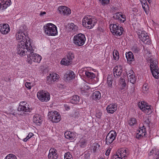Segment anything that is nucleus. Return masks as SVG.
Masks as SVG:
<instances>
[{
    "label": "nucleus",
    "mask_w": 159,
    "mask_h": 159,
    "mask_svg": "<svg viewBox=\"0 0 159 159\" xmlns=\"http://www.w3.org/2000/svg\"><path fill=\"white\" fill-rule=\"evenodd\" d=\"M30 40H21L18 43L17 53L20 56H24L25 55L28 56L31 54L32 46H31Z\"/></svg>",
    "instance_id": "f257e3e1"
},
{
    "label": "nucleus",
    "mask_w": 159,
    "mask_h": 159,
    "mask_svg": "<svg viewBox=\"0 0 159 159\" xmlns=\"http://www.w3.org/2000/svg\"><path fill=\"white\" fill-rule=\"evenodd\" d=\"M44 32L48 35L55 36L57 33L56 26L53 24L49 23L43 26Z\"/></svg>",
    "instance_id": "f03ea898"
},
{
    "label": "nucleus",
    "mask_w": 159,
    "mask_h": 159,
    "mask_svg": "<svg viewBox=\"0 0 159 159\" xmlns=\"http://www.w3.org/2000/svg\"><path fill=\"white\" fill-rule=\"evenodd\" d=\"M31 54H30V55L28 56L27 61L30 64H31L33 61L34 62L39 63L42 57L39 55L34 52V50L31 49Z\"/></svg>",
    "instance_id": "7ed1b4c3"
},
{
    "label": "nucleus",
    "mask_w": 159,
    "mask_h": 159,
    "mask_svg": "<svg viewBox=\"0 0 159 159\" xmlns=\"http://www.w3.org/2000/svg\"><path fill=\"white\" fill-rule=\"evenodd\" d=\"M26 30L27 27L25 25L20 26L19 30L16 35V40H28L29 39L28 34L24 32Z\"/></svg>",
    "instance_id": "20e7f679"
},
{
    "label": "nucleus",
    "mask_w": 159,
    "mask_h": 159,
    "mask_svg": "<svg viewBox=\"0 0 159 159\" xmlns=\"http://www.w3.org/2000/svg\"><path fill=\"white\" fill-rule=\"evenodd\" d=\"M93 20L90 16L84 18L82 20V24L86 28L90 29L93 27L95 25V22H93Z\"/></svg>",
    "instance_id": "39448f33"
},
{
    "label": "nucleus",
    "mask_w": 159,
    "mask_h": 159,
    "mask_svg": "<svg viewBox=\"0 0 159 159\" xmlns=\"http://www.w3.org/2000/svg\"><path fill=\"white\" fill-rule=\"evenodd\" d=\"M38 99L42 102H48L50 99L49 93L45 91H39L37 93Z\"/></svg>",
    "instance_id": "423d86ee"
},
{
    "label": "nucleus",
    "mask_w": 159,
    "mask_h": 159,
    "mask_svg": "<svg viewBox=\"0 0 159 159\" xmlns=\"http://www.w3.org/2000/svg\"><path fill=\"white\" fill-rule=\"evenodd\" d=\"M48 115L49 119L53 122H58L61 119V116L60 114L55 111L49 112Z\"/></svg>",
    "instance_id": "0eeeda50"
},
{
    "label": "nucleus",
    "mask_w": 159,
    "mask_h": 159,
    "mask_svg": "<svg viewBox=\"0 0 159 159\" xmlns=\"http://www.w3.org/2000/svg\"><path fill=\"white\" fill-rule=\"evenodd\" d=\"M144 102L139 103L138 106L142 111L147 115L150 114L152 112V106L147 105Z\"/></svg>",
    "instance_id": "6e6552de"
},
{
    "label": "nucleus",
    "mask_w": 159,
    "mask_h": 159,
    "mask_svg": "<svg viewBox=\"0 0 159 159\" xmlns=\"http://www.w3.org/2000/svg\"><path fill=\"white\" fill-rule=\"evenodd\" d=\"M67 59H63L61 63L65 65H69L71 63L73 60L74 58V53L71 51H69L67 54Z\"/></svg>",
    "instance_id": "1a4fd4ad"
},
{
    "label": "nucleus",
    "mask_w": 159,
    "mask_h": 159,
    "mask_svg": "<svg viewBox=\"0 0 159 159\" xmlns=\"http://www.w3.org/2000/svg\"><path fill=\"white\" fill-rule=\"evenodd\" d=\"M116 133L115 131H111L107 135L105 139L106 143L107 145L111 143L115 139Z\"/></svg>",
    "instance_id": "9d476101"
},
{
    "label": "nucleus",
    "mask_w": 159,
    "mask_h": 159,
    "mask_svg": "<svg viewBox=\"0 0 159 159\" xmlns=\"http://www.w3.org/2000/svg\"><path fill=\"white\" fill-rule=\"evenodd\" d=\"M26 104L27 103L25 101L21 102L20 103L17 110L19 111L22 112L23 114L22 115H23V114H24L25 112L30 111V109L28 107Z\"/></svg>",
    "instance_id": "9b49d317"
},
{
    "label": "nucleus",
    "mask_w": 159,
    "mask_h": 159,
    "mask_svg": "<svg viewBox=\"0 0 159 159\" xmlns=\"http://www.w3.org/2000/svg\"><path fill=\"white\" fill-rule=\"evenodd\" d=\"M128 154L127 151L126 149H121L118 151L115 159H125Z\"/></svg>",
    "instance_id": "f8f14e48"
},
{
    "label": "nucleus",
    "mask_w": 159,
    "mask_h": 159,
    "mask_svg": "<svg viewBox=\"0 0 159 159\" xmlns=\"http://www.w3.org/2000/svg\"><path fill=\"white\" fill-rule=\"evenodd\" d=\"M122 68L120 65L116 66L113 69V74L115 78L119 77L122 74Z\"/></svg>",
    "instance_id": "ddd939ff"
},
{
    "label": "nucleus",
    "mask_w": 159,
    "mask_h": 159,
    "mask_svg": "<svg viewBox=\"0 0 159 159\" xmlns=\"http://www.w3.org/2000/svg\"><path fill=\"white\" fill-rule=\"evenodd\" d=\"M58 10L60 14L64 15H68L71 13L70 9L64 6H61L59 7Z\"/></svg>",
    "instance_id": "4468645a"
},
{
    "label": "nucleus",
    "mask_w": 159,
    "mask_h": 159,
    "mask_svg": "<svg viewBox=\"0 0 159 159\" xmlns=\"http://www.w3.org/2000/svg\"><path fill=\"white\" fill-rule=\"evenodd\" d=\"M117 109V104L112 103L109 105L106 108V110L107 113L113 114L116 111Z\"/></svg>",
    "instance_id": "2eb2a0df"
},
{
    "label": "nucleus",
    "mask_w": 159,
    "mask_h": 159,
    "mask_svg": "<svg viewBox=\"0 0 159 159\" xmlns=\"http://www.w3.org/2000/svg\"><path fill=\"white\" fill-rule=\"evenodd\" d=\"M57 151L54 148H51L49 151L48 157L49 159H56L57 158Z\"/></svg>",
    "instance_id": "dca6fc26"
},
{
    "label": "nucleus",
    "mask_w": 159,
    "mask_h": 159,
    "mask_svg": "<svg viewBox=\"0 0 159 159\" xmlns=\"http://www.w3.org/2000/svg\"><path fill=\"white\" fill-rule=\"evenodd\" d=\"M42 117L39 114H36L33 117V121L37 125H40L42 124Z\"/></svg>",
    "instance_id": "f3484780"
},
{
    "label": "nucleus",
    "mask_w": 159,
    "mask_h": 159,
    "mask_svg": "<svg viewBox=\"0 0 159 159\" xmlns=\"http://www.w3.org/2000/svg\"><path fill=\"white\" fill-rule=\"evenodd\" d=\"M0 31L3 34H7L10 30V28L8 24H5L2 26L0 25Z\"/></svg>",
    "instance_id": "a211bd4d"
},
{
    "label": "nucleus",
    "mask_w": 159,
    "mask_h": 159,
    "mask_svg": "<svg viewBox=\"0 0 159 159\" xmlns=\"http://www.w3.org/2000/svg\"><path fill=\"white\" fill-rule=\"evenodd\" d=\"M146 128L143 125V126L142 127L140 128L139 132L137 134V138L139 139L145 136L146 133Z\"/></svg>",
    "instance_id": "6ab92c4d"
},
{
    "label": "nucleus",
    "mask_w": 159,
    "mask_h": 159,
    "mask_svg": "<svg viewBox=\"0 0 159 159\" xmlns=\"http://www.w3.org/2000/svg\"><path fill=\"white\" fill-rule=\"evenodd\" d=\"M11 0H3L0 1V9L2 10L6 9L11 5Z\"/></svg>",
    "instance_id": "aec40b11"
},
{
    "label": "nucleus",
    "mask_w": 159,
    "mask_h": 159,
    "mask_svg": "<svg viewBox=\"0 0 159 159\" xmlns=\"http://www.w3.org/2000/svg\"><path fill=\"white\" fill-rule=\"evenodd\" d=\"M64 76L65 78L67 80H69L74 79L75 75L74 72L73 71L70 70L67 71Z\"/></svg>",
    "instance_id": "412c9836"
},
{
    "label": "nucleus",
    "mask_w": 159,
    "mask_h": 159,
    "mask_svg": "<svg viewBox=\"0 0 159 159\" xmlns=\"http://www.w3.org/2000/svg\"><path fill=\"white\" fill-rule=\"evenodd\" d=\"M65 138L68 139L72 140L75 137L76 135L74 132L67 131L64 133Z\"/></svg>",
    "instance_id": "4be33fe9"
},
{
    "label": "nucleus",
    "mask_w": 159,
    "mask_h": 159,
    "mask_svg": "<svg viewBox=\"0 0 159 159\" xmlns=\"http://www.w3.org/2000/svg\"><path fill=\"white\" fill-rule=\"evenodd\" d=\"M150 61V68L151 70L158 68L157 62L153 58H151Z\"/></svg>",
    "instance_id": "5701e85b"
},
{
    "label": "nucleus",
    "mask_w": 159,
    "mask_h": 159,
    "mask_svg": "<svg viewBox=\"0 0 159 159\" xmlns=\"http://www.w3.org/2000/svg\"><path fill=\"white\" fill-rule=\"evenodd\" d=\"M91 97L92 99L95 101H97L99 100L101 98L100 92L98 91H95L92 93Z\"/></svg>",
    "instance_id": "b1692460"
},
{
    "label": "nucleus",
    "mask_w": 159,
    "mask_h": 159,
    "mask_svg": "<svg viewBox=\"0 0 159 159\" xmlns=\"http://www.w3.org/2000/svg\"><path fill=\"white\" fill-rule=\"evenodd\" d=\"M126 57L129 63H131L134 60V56L133 53L131 52L126 53Z\"/></svg>",
    "instance_id": "393cba45"
},
{
    "label": "nucleus",
    "mask_w": 159,
    "mask_h": 159,
    "mask_svg": "<svg viewBox=\"0 0 159 159\" xmlns=\"http://www.w3.org/2000/svg\"><path fill=\"white\" fill-rule=\"evenodd\" d=\"M59 78L60 77L58 75L55 73H53L50 74L49 76H48L47 79L49 80V78L52 81L54 82L58 80Z\"/></svg>",
    "instance_id": "a878e982"
},
{
    "label": "nucleus",
    "mask_w": 159,
    "mask_h": 159,
    "mask_svg": "<svg viewBox=\"0 0 159 159\" xmlns=\"http://www.w3.org/2000/svg\"><path fill=\"white\" fill-rule=\"evenodd\" d=\"M83 73H84L86 77L89 79H92L96 77L95 75L91 71L89 70L84 71Z\"/></svg>",
    "instance_id": "bb28decb"
},
{
    "label": "nucleus",
    "mask_w": 159,
    "mask_h": 159,
    "mask_svg": "<svg viewBox=\"0 0 159 159\" xmlns=\"http://www.w3.org/2000/svg\"><path fill=\"white\" fill-rule=\"evenodd\" d=\"M120 27L119 26L118 24H111L110 26V29L111 30V32L114 35L116 33V31H117V30Z\"/></svg>",
    "instance_id": "cd10ccee"
},
{
    "label": "nucleus",
    "mask_w": 159,
    "mask_h": 159,
    "mask_svg": "<svg viewBox=\"0 0 159 159\" xmlns=\"http://www.w3.org/2000/svg\"><path fill=\"white\" fill-rule=\"evenodd\" d=\"M138 35L140 40H147L149 39L148 34L144 32H142L140 34H138Z\"/></svg>",
    "instance_id": "c85d7f7f"
},
{
    "label": "nucleus",
    "mask_w": 159,
    "mask_h": 159,
    "mask_svg": "<svg viewBox=\"0 0 159 159\" xmlns=\"http://www.w3.org/2000/svg\"><path fill=\"white\" fill-rule=\"evenodd\" d=\"M79 96L77 95H75L70 98V102L73 104H76L79 102Z\"/></svg>",
    "instance_id": "c756f323"
},
{
    "label": "nucleus",
    "mask_w": 159,
    "mask_h": 159,
    "mask_svg": "<svg viewBox=\"0 0 159 159\" xmlns=\"http://www.w3.org/2000/svg\"><path fill=\"white\" fill-rule=\"evenodd\" d=\"M128 123L131 126H135L137 125V121L136 118L132 117L129 119Z\"/></svg>",
    "instance_id": "7c9ffc66"
},
{
    "label": "nucleus",
    "mask_w": 159,
    "mask_h": 159,
    "mask_svg": "<svg viewBox=\"0 0 159 159\" xmlns=\"http://www.w3.org/2000/svg\"><path fill=\"white\" fill-rule=\"evenodd\" d=\"M153 76L156 79L159 78V69L158 68L151 70Z\"/></svg>",
    "instance_id": "2f4dec72"
},
{
    "label": "nucleus",
    "mask_w": 159,
    "mask_h": 159,
    "mask_svg": "<svg viewBox=\"0 0 159 159\" xmlns=\"http://www.w3.org/2000/svg\"><path fill=\"white\" fill-rule=\"evenodd\" d=\"M86 38L84 34L81 33L76 35L74 37L73 40H85Z\"/></svg>",
    "instance_id": "473e14b6"
},
{
    "label": "nucleus",
    "mask_w": 159,
    "mask_h": 159,
    "mask_svg": "<svg viewBox=\"0 0 159 159\" xmlns=\"http://www.w3.org/2000/svg\"><path fill=\"white\" fill-rule=\"evenodd\" d=\"M69 28L72 29V30L74 31H77L78 30V28L76 25H75L73 23H71L68 24Z\"/></svg>",
    "instance_id": "72a5a7b5"
},
{
    "label": "nucleus",
    "mask_w": 159,
    "mask_h": 159,
    "mask_svg": "<svg viewBox=\"0 0 159 159\" xmlns=\"http://www.w3.org/2000/svg\"><path fill=\"white\" fill-rule=\"evenodd\" d=\"M123 31V28L121 26L117 30V31H116L115 34H114V35H116L117 36H120L122 34Z\"/></svg>",
    "instance_id": "f704fd0d"
},
{
    "label": "nucleus",
    "mask_w": 159,
    "mask_h": 159,
    "mask_svg": "<svg viewBox=\"0 0 159 159\" xmlns=\"http://www.w3.org/2000/svg\"><path fill=\"white\" fill-rule=\"evenodd\" d=\"M113 59L117 61L119 59V54L118 51L116 50H114L113 52Z\"/></svg>",
    "instance_id": "c9c22d12"
},
{
    "label": "nucleus",
    "mask_w": 159,
    "mask_h": 159,
    "mask_svg": "<svg viewBox=\"0 0 159 159\" xmlns=\"http://www.w3.org/2000/svg\"><path fill=\"white\" fill-rule=\"evenodd\" d=\"M85 40H74V43L76 45L80 46L83 45Z\"/></svg>",
    "instance_id": "e433bc0d"
},
{
    "label": "nucleus",
    "mask_w": 159,
    "mask_h": 159,
    "mask_svg": "<svg viewBox=\"0 0 159 159\" xmlns=\"http://www.w3.org/2000/svg\"><path fill=\"white\" fill-rule=\"evenodd\" d=\"M99 146H100L98 145V143H94L91 147V149L93 150L94 152H95L97 150L98 148H99Z\"/></svg>",
    "instance_id": "4c0bfd02"
},
{
    "label": "nucleus",
    "mask_w": 159,
    "mask_h": 159,
    "mask_svg": "<svg viewBox=\"0 0 159 159\" xmlns=\"http://www.w3.org/2000/svg\"><path fill=\"white\" fill-rule=\"evenodd\" d=\"M99 1L100 3L103 6L109 4L110 1V0H99Z\"/></svg>",
    "instance_id": "58836bf2"
},
{
    "label": "nucleus",
    "mask_w": 159,
    "mask_h": 159,
    "mask_svg": "<svg viewBox=\"0 0 159 159\" xmlns=\"http://www.w3.org/2000/svg\"><path fill=\"white\" fill-rule=\"evenodd\" d=\"M129 81L133 84H134L136 81V77L134 75L128 78Z\"/></svg>",
    "instance_id": "ea45409f"
},
{
    "label": "nucleus",
    "mask_w": 159,
    "mask_h": 159,
    "mask_svg": "<svg viewBox=\"0 0 159 159\" xmlns=\"http://www.w3.org/2000/svg\"><path fill=\"white\" fill-rule=\"evenodd\" d=\"M119 82L120 84L122 85L123 87H125L126 85V84L125 83V80L124 79V77H121L120 78Z\"/></svg>",
    "instance_id": "a19ab883"
},
{
    "label": "nucleus",
    "mask_w": 159,
    "mask_h": 159,
    "mask_svg": "<svg viewBox=\"0 0 159 159\" xmlns=\"http://www.w3.org/2000/svg\"><path fill=\"white\" fill-rule=\"evenodd\" d=\"M64 159H73V158L69 152H67L65 154Z\"/></svg>",
    "instance_id": "79ce46f5"
},
{
    "label": "nucleus",
    "mask_w": 159,
    "mask_h": 159,
    "mask_svg": "<svg viewBox=\"0 0 159 159\" xmlns=\"http://www.w3.org/2000/svg\"><path fill=\"white\" fill-rule=\"evenodd\" d=\"M81 144V147H84L85 145L86 144V140L83 139H81L80 141Z\"/></svg>",
    "instance_id": "37998d69"
},
{
    "label": "nucleus",
    "mask_w": 159,
    "mask_h": 159,
    "mask_svg": "<svg viewBox=\"0 0 159 159\" xmlns=\"http://www.w3.org/2000/svg\"><path fill=\"white\" fill-rule=\"evenodd\" d=\"M132 51L135 53H138L140 50L136 45H134L132 48Z\"/></svg>",
    "instance_id": "c03bdc74"
},
{
    "label": "nucleus",
    "mask_w": 159,
    "mask_h": 159,
    "mask_svg": "<svg viewBox=\"0 0 159 159\" xmlns=\"http://www.w3.org/2000/svg\"><path fill=\"white\" fill-rule=\"evenodd\" d=\"M128 78L134 75V73L132 70H130L126 72Z\"/></svg>",
    "instance_id": "a18cd8bd"
},
{
    "label": "nucleus",
    "mask_w": 159,
    "mask_h": 159,
    "mask_svg": "<svg viewBox=\"0 0 159 159\" xmlns=\"http://www.w3.org/2000/svg\"><path fill=\"white\" fill-rule=\"evenodd\" d=\"M120 13H116L113 16V18L115 19L120 20Z\"/></svg>",
    "instance_id": "49530a36"
},
{
    "label": "nucleus",
    "mask_w": 159,
    "mask_h": 159,
    "mask_svg": "<svg viewBox=\"0 0 159 159\" xmlns=\"http://www.w3.org/2000/svg\"><path fill=\"white\" fill-rule=\"evenodd\" d=\"M148 87L147 84H144L143 87V93H146L147 91L148 90Z\"/></svg>",
    "instance_id": "de8ad7c7"
},
{
    "label": "nucleus",
    "mask_w": 159,
    "mask_h": 159,
    "mask_svg": "<svg viewBox=\"0 0 159 159\" xmlns=\"http://www.w3.org/2000/svg\"><path fill=\"white\" fill-rule=\"evenodd\" d=\"M8 158L11 159L16 158V156L12 154H8L6 157L5 159H7V158Z\"/></svg>",
    "instance_id": "09e8293b"
},
{
    "label": "nucleus",
    "mask_w": 159,
    "mask_h": 159,
    "mask_svg": "<svg viewBox=\"0 0 159 159\" xmlns=\"http://www.w3.org/2000/svg\"><path fill=\"white\" fill-rule=\"evenodd\" d=\"M89 89V87L87 85H84L83 87L81 89V90L82 91L85 92Z\"/></svg>",
    "instance_id": "8fccbe9b"
},
{
    "label": "nucleus",
    "mask_w": 159,
    "mask_h": 159,
    "mask_svg": "<svg viewBox=\"0 0 159 159\" xmlns=\"http://www.w3.org/2000/svg\"><path fill=\"white\" fill-rule=\"evenodd\" d=\"M120 20L123 22L125 20V16L122 14L120 15Z\"/></svg>",
    "instance_id": "3c124183"
},
{
    "label": "nucleus",
    "mask_w": 159,
    "mask_h": 159,
    "mask_svg": "<svg viewBox=\"0 0 159 159\" xmlns=\"http://www.w3.org/2000/svg\"><path fill=\"white\" fill-rule=\"evenodd\" d=\"M113 77L112 75H109L107 78V81H112Z\"/></svg>",
    "instance_id": "603ef678"
},
{
    "label": "nucleus",
    "mask_w": 159,
    "mask_h": 159,
    "mask_svg": "<svg viewBox=\"0 0 159 159\" xmlns=\"http://www.w3.org/2000/svg\"><path fill=\"white\" fill-rule=\"evenodd\" d=\"M142 7L143 8V9L144 11H145L146 12V6H147V7L148 6V5H147V3H142Z\"/></svg>",
    "instance_id": "864d4df0"
},
{
    "label": "nucleus",
    "mask_w": 159,
    "mask_h": 159,
    "mask_svg": "<svg viewBox=\"0 0 159 159\" xmlns=\"http://www.w3.org/2000/svg\"><path fill=\"white\" fill-rule=\"evenodd\" d=\"M30 84H31L30 83L26 82L25 85L27 88L29 89H31Z\"/></svg>",
    "instance_id": "5fc2aeb1"
},
{
    "label": "nucleus",
    "mask_w": 159,
    "mask_h": 159,
    "mask_svg": "<svg viewBox=\"0 0 159 159\" xmlns=\"http://www.w3.org/2000/svg\"><path fill=\"white\" fill-rule=\"evenodd\" d=\"M154 152H156V148L153 149L149 154V156L154 155Z\"/></svg>",
    "instance_id": "6e6d98bb"
},
{
    "label": "nucleus",
    "mask_w": 159,
    "mask_h": 159,
    "mask_svg": "<svg viewBox=\"0 0 159 159\" xmlns=\"http://www.w3.org/2000/svg\"><path fill=\"white\" fill-rule=\"evenodd\" d=\"M34 135L33 134V133H30L28 136L26 137L28 139H30V138H31Z\"/></svg>",
    "instance_id": "4d7b16f0"
},
{
    "label": "nucleus",
    "mask_w": 159,
    "mask_h": 159,
    "mask_svg": "<svg viewBox=\"0 0 159 159\" xmlns=\"http://www.w3.org/2000/svg\"><path fill=\"white\" fill-rule=\"evenodd\" d=\"M112 81H107V84L109 87L111 88L112 87Z\"/></svg>",
    "instance_id": "13d9d810"
},
{
    "label": "nucleus",
    "mask_w": 159,
    "mask_h": 159,
    "mask_svg": "<svg viewBox=\"0 0 159 159\" xmlns=\"http://www.w3.org/2000/svg\"><path fill=\"white\" fill-rule=\"evenodd\" d=\"M154 155H159V149H156V152H154Z\"/></svg>",
    "instance_id": "bf43d9fd"
},
{
    "label": "nucleus",
    "mask_w": 159,
    "mask_h": 159,
    "mask_svg": "<svg viewBox=\"0 0 159 159\" xmlns=\"http://www.w3.org/2000/svg\"><path fill=\"white\" fill-rule=\"evenodd\" d=\"M102 115V113L100 112H98L96 114V117L98 118H100Z\"/></svg>",
    "instance_id": "052dcab7"
},
{
    "label": "nucleus",
    "mask_w": 159,
    "mask_h": 159,
    "mask_svg": "<svg viewBox=\"0 0 159 159\" xmlns=\"http://www.w3.org/2000/svg\"><path fill=\"white\" fill-rule=\"evenodd\" d=\"M110 152L108 150H107L106 152L105 155L106 156L109 155L110 154Z\"/></svg>",
    "instance_id": "680f3d73"
},
{
    "label": "nucleus",
    "mask_w": 159,
    "mask_h": 159,
    "mask_svg": "<svg viewBox=\"0 0 159 159\" xmlns=\"http://www.w3.org/2000/svg\"><path fill=\"white\" fill-rule=\"evenodd\" d=\"M46 14V12H45V11H44V12H41L40 13V15L41 16H43L44 15H45Z\"/></svg>",
    "instance_id": "e2e57ef3"
},
{
    "label": "nucleus",
    "mask_w": 159,
    "mask_h": 159,
    "mask_svg": "<svg viewBox=\"0 0 159 159\" xmlns=\"http://www.w3.org/2000/svg\"><path fill=\"white\" fill-rule=\"evenodd\" d=\"M141 3H147L146 0H140Z\"/></svg>",
    "instance_id": "0e129e2a"
},
{
    "label": "nucleus",
    "mask_w": 159,
    "mask_h": 159,
    "mask_svg": "<svg viewBox=\"0 0 159 159\" xmlns=\"http://www.w3.org/2000/svg\"><path fill=\"white\" fill-rule=\"evenodd\" d=\"M28 140V139L26 137L23 140L25 142H26Z\"/></svg>",
    "instance_id": "69168bd1"
},
{
    "label": "nucleus",
    "mask_w": 159,
    "mask_h": 159,
    "mask_svg": "<svg viewBox=\"0 0 159 159\" xmlns=\"http://www.w3.org/2000/svg\"><path fill=\"white\" fill-rule=\"evenodd\" d=\"M134 87H132V88H131V93H133L134 92Z\"/></svg>",
    "instance_id": "338daca9"
},
{
    "label": "nucleus",
    "mask_w": 159,
    "mask_h": 159,
    "mask_svg": "<svg viewBox=\"0 0 159 159\" xmlns=\"http://www.w3.org/2000/svg\"><path fill=\"white\" fill-rule=\"evenodd\" d=\"M147 40H141V41L143 43H145V44L146 43V42H145Z\"/></svg>",
    "instance_id": "774afa93"
}]
</instances>
